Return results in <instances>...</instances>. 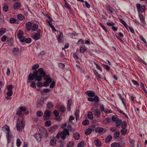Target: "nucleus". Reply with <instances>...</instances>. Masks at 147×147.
<instances>
[{
    "instance_id": "obj_1",
    "label": "nucleus",
    "mask_w": 147,
    "mask_h": 147,
    "mask_svg": "<svg viewBox=\"0 0 147 147\" xmlns=\"http://www.w3.org/2000/svg\"><path fill=\"white\" fill-rule=\"evenodd\" d=\"M46 72L44 71L42 68H40L38 69V70H35L33 73L30 74L28 76L27 82L29 83L31 82V80H34L38 82L42 80V78L45 76Z\"/></svg>"
},
{
    "instance_id": "obj_2",
    "label": "nucleus",
    "mask_w": 147,
    "mask_h": 147,
    "mask_svg": "<svg viewBox=\"0 0 147 147\" xmlns=\"http://www.w3.org/2000/svg\"><path fill=\"white\" fill-rule=\"evenodd\" d=\"M24 127V125L23 123V121L22 119L19 121V118H18L17 123L16 125L17 129L18 130L21 131L23 129Z\"/></svg>"
},
{
    "instance_id": "obj_3",
    "label": "nucleus",
    "mask_w": 147,
    "mask_h": 147,
    "mask_svg": "<svg viewBox=\"0 0 147 147\" xmlns=\"http://www.w3.org/2000/svg\"><path fill=\"white\" fill-rule=\"evenodd\" d=\"M39 131L40 132V134L42 136V137H43L46 138H47L48 136V132L46 129L43 127H40L39 128Z\"/></svg>"
},
{
    "instance_id": "obj_4",
    "label": "nucleus",
    "mask_w": 147,
    "mask_h": 147,
    "mask_svg": "<svg viewBox=\"0 0 147 147\" xmlns=\"http://www.w3.org/2000/svg\"><path fill=\"white\" fill-rule=\"evenodd\" d=\"M51 113V111H49L47 109L46 110L44 113L43 119L45 120H47L49 119L50 117Z\"/></svg>"
},
{
    "instance_id": "obj_5",
    "label": "nucleus",
    "mask_w": 147,
    "mask_h": 147,
    "mask_svg": "<svg viewBox=\"0 0 147 147\" xmlns=\"http://www.w3.org/2000/svg\"><path fill=\"white\" fill-rule=\"evenodd\" d=\"M125 145L123 142H114L111 145V147H124Z\"/></svg>"
},
{
    "instance_id": "obj_6",
    "label": "nucleus",
    "mask_w": 147,
    "mask_h": 147,
    "mask_svg": "<svg viewBox=\"0 0 147 147\" xmlns=\"http://www.w3.org/2000/svg\"><path fill=\"white\" fill-rule=\"evenodd\" d=\"M91 128H89L86 129L85 131V134L86 135H89L92 132V129L94 130L93 129L95 127L94 125H92L90 126Z\"/></svg>"
},
{
    "instance_id": "obj_7",
    "label": "nucleus",
    "mask_w": 147,
    "mask_h": 147,
    "mask_svg": "<svg viewBox=\"0 0 147 147\" xmlns=\"http://www.w3.org/2000/svg\"><path fill=\"white\" fill-rule=\"evenodd\" d=\"M106 7L110 14H112L115 12V11L110 5H107Z\"/></svg>"
},
{
    "instance_id": "obj_8",
    "label": "nucleus",
    "mask_w": 147,
    "mask_h": 147,
    "mask_svg": "<svg viewBox=\"0 0 147 147\" xmlns=\"http://www.w3.org/2000/svg\"><path fill=\"white\" fill-rule=\"evenodd\" d=\"M85 94H87L89 97H92L95 95V93L94 91L92 90H88L85 92Z\"/></svg>"
},
{
    "instance_id": "obj_9",
    "label": "nucleus",
    "mask_w": 147,
    "mask_h": 147,
    "mask_svg": "<svg viewBox=\"0 0 147 147\" xmlns=\"http://www.w3.org/2000/svg\"><path fill=\"white\" fill-rule=\"evenodd\" d=\"M58 127V125H55L51 127L49 129V131L51 133L55 131Z\"/></svg>"
},
{
    "instance_id": "obj_10",
    "label": "nucleus",
    "mask_w": 147,
    "mask_h": 147,
    "mask_svg": "<svg viewBox=\"0 0 147 147\" xmlns=\"http://www.w3.org/2000/svg\"><path fill=\"white\" fill-rule=\"evenodd\" d=\"M34 137L36 138L38 142H40L42 140V136L40 134L36 133L34 135Z\"/></svg>"
},
{
    "instance_id": "obj_11",
    "label": "nucleus",
    "mask_w": 147,
    "mask_h": 147,
    "mask_svg": "<svg viewBox=\"0 0 147 147\" xmlns=\"http://www.w3.org/2000/svg\"><path fill=\"white\" fill-rule=\"evenodd\" d=\"M95 131L98 133L103 132L104 133L106 132L105 130H104L103 128L101 127H97L95 129Z\"/></svg>"
},
{
    "instance_id": "obj_12",
    "label": "nucleus",
    "mask_w": 147,
    "mask_h": 147,
    "mask_svg": "<svg viewBox=\"0 0 147 147\" xmlns=\"http://www.w3.org/2000/svg\"><path fill=\"white\" fill-rule=\"evenodd\" d=\"M68 103L67 105V111H69L71 110V106L72 105V101L71 99H69L68 100Z\"/></svg>"
},
{
    "instance_id": "obj_13",
    "label": "nucleus",
    "mask_w": 147,
    "mask_h": 147,
    "mask_svg": "<svg viewBox=\"0 0 147 147\" xmlns=\"http://www.w3.org/2000/svg\"><path fill=\"white\" fill-rule=\"evenodd\" d=\"M32 24L30 22H27L26 24V28L27 30L29 31L31 30Z\"/></svg>"
},
{
    "instance_id": "obj_14",
    "label": "nucleus",
    "mask_w": 147,
    "mask_h": 147,
    "mask_svg": "<svg viewBox=\"0 0 147 147\" xmlns=\"http://www.w3.org/2000/svg\"><path fill=\"white\" fill-rule=\"evenodd\" d=\"M44 99L41 98L40 100H38V103L37 105V107H39L44 105Z\"/></svg>"
},
{
    "instance_id": "obj_15",
    "label": "nucleus",
    "mask_w": 147,
    "mask_h": 147,
    "mask_svg": "<svg viewBox=\"0 0 147 147\" xmlns=\"http://www.w3.org/2000/svg\"><path fill=\"white\" fill-rule=\"evenodd\" d=\"M44 78V80L46 81H47L51 83L52 82V79L50 77L49 75H45V76Z\"/></svg>"
},
{
    "instance_id": "obj_16",
    "label": "nucleus",
    "mask_w": 147,
    "mask_h": 147,
    "mask_svg": "<svg viewBox=\"0 0 147 147\" xmlns=\"http://www.w3.org/2000/svg\"><path fill=\"white\" fill-rule=\"evenodd\" d=\"M21 5L20 3L19 2H16L13 5V8L15 10L18 9L20 7Z\"/></svg>"
},
{
    "instance_id": "obj_17",
    "label": "nucleus",
    "mask_w": 147,
    "mask_h": 147,
    "mask_svg": "<svg viewBox=\"0 0 147 147\" xmlns=\"http://www.w3.org/2000/svg\"><path fill=\"white\" fill-rule=\"evenodd\" d=\"M94 142L96 146L100 147L102 144L101 142L98 139H96L94 140Z\"/></svg>"
},
{
    "instance_id": "obj_18",
    "label": "nucleus",
    "mask_w": 147,
    "mask_h": 147,
    "mask_svg": "<svg viewBox=\"0 0 147 147\" xmlns=\"http://www.w3.org/2000/svg\"><path fill=\"white\" fill-rule=\"evenodd\" d=\"M111 121V119L109 117H107L103 119L102 123L104 124H107Z\"/></svg>"
},
{
    "instance_id": "obj_19",
    "label": "nucleus",
    "mask_w": 147,
    "mask_h": 147,
    "mask_svg": "<svg viewBox=\"0 0 147 147\" xmlns=\"http://www.w3.org/2000/svg\"><path fill=\"white\" fill-rule=\"evenodd\" d=\"M38 25L37 24H34L32 25L31 30L32 31H34L38 29Z\"/></svg>"
},
{
    "instance_id": "obj_20",
    "label": "nucleus",
    "mask_w": 147,
    "mask_h": 147,
    "mask_svg": "<svg viewBox=\"0 0 147 147\" xmlns=\"http://www.w3.org/2000/svg\"><path fill=\"white\" fill-rule=\"evenodd\" d=\"M56 138L55 137H52L51 139L50 143L51 145L52 146H54L56 144Z\"/></svg>"
},
{
    "instance_id": "obj_21",
    "label": "nucleus",
    "mask_w": 147,
    "mask_h": 147,
    "mask_svg": "<svg viewBox=\"0 0 147 147\" xmlns=\"http://www.w3.org/2000/svg\"><path fill=\"white\" fill-rule=\"evenodd\" d=\"M94 115L96 117L98 118L100 117V113L98 109H96L94 110Z\"/></svg>"
},
{
    "instance_id": "obj_22",
    "label": "nucleus",
    "mask_w": 147,
    "mask_h": 147,
    "mask_svg": "<svg viewBox=\"0 0 147 147\" xmlns=\"http://www.w3.org/2000/svg\"><path fill=\"white\" fill-rule=\"evenodd\" d=\"M122 123V121L121 120L119 119L115 122L116 127H117L119 128Z\"/></svg>"
},
{
    "instance_id": "obj_23",
    "label": "nucleus",
    "mask_w": 147,
    "mask_h": 147,
    "mask_svg": "<svg viewBox=\"0 0 147 147\" xmlns=\"http://www.w3.org/2000/svg\"><path fill=\"white\" fill-rule=\"evenodd\" d=\"M112 138V136L111 135H108L105 139V142L106 143H108L111 141Z\"/></svg>"
},
{
    "instance_id": "obj_24",
    "label": "nucleus",
    "mask_w": 147,
    "mask_h": 147,
    "mask_svg": "<svg viewBox=\"0 0 147 147\" xmlns=\"http://www.w3.org/2000/svg\"><path fill=\"white\" fill-rule=\"evenodd\" d=\"M2 129L3 131L6 132V134H9V133L10 129L7 126H4L2 127Z\"/></svg>"
},
{
    "instance_id": "obj_25",
    "label": "nucleus",
    "mask_w": 147,
    "mask_h": 147,
    "mask_svg": "<svg viewBox=\"0 0 147 147\" xmlns=\"http://www.w3.org/2000/svg\"><path fill=\"white\" fill-rule=\"evenodd\" d=\"M40 35L36 33L34 34L32 36V38L35 40H38L40 38Z\"/></svg>"
},
{
    "instance_id": "obj_26",
    "label": "nucleus",
    "mask_w": 147,
    "mask_h": 147,
    "mask_svg": "<svg viewBox=\"0 0 147 147\" xmlns=\"http://www.w3.org/2000/svg\"><path fill=\"white\" fill-rule=\"evenodd\" d=\"M118 96L119 97L120 99L122 100V102L123 105L125 106V108L126 109V104L125 103L124 100V98L122 97L121 94L118 93L117 94Z\"/></svg>"
},
{
    "instance_id": "obj_27",
    "label": "nucleus",
    "mask_w": 147,
    "mask_h": 147,
    "mask_svg": "<svg viewBox=\"0 0 147 147\" xmlns=\"http://www.w3.org/2000/svg\"><path fill=\"white\" fill-rule=\"evenodd\" d=\"M120 134L119 131H117L115 132L113 135V137L114 139H117L119 137Z\"/></svg>"
},
{
    "instance_id": "obj_28",
    "label": "nucleus",
    "mask_w": 147,
    "mask_h": 147,
    "mask_svg": "<svg viewBox=\"0 0 147 147\" xmlns=\"http://www.w3.org/2000/svg\"><path fill=\"white\" fill-rule=\"evenodd\" d=\"M19 49L18 48L14 47L12 50L13 54L14 55H16L17 53L19 51Z\"/></svg>"
},
{
    "instance_id": "obj_29",
    "label": "nucleus",
    "mask_w": 147,
    "mask_h": 147,
    "mask_svg": "<svg viewBox=\"0 0 147 147\" xmlns=\"http://www.w3.org/2000/svg\"><path fill=\"white\" fill-rule=\"evenodd\" d=\"M127 126V123L126 121H124L122 122V124L121 125V127L123 129H126Z\"/></svg>"
},
{
    "instance_id": "obj_30",
    "label": "nucleus",
    "mask_w": 147,
    "mask_h": 147,
    "mask_svg": "<svg viewBox=\"0 0 147 147\" xmlns=\"http://www.w3.org/2000/svg\"><path fill=\"white\" fill-rule=\"evenodd\" d=\"M62 134H63L68 136L69 135V133L68 130L66 128H65L63 129V131H62Z\"/></svg>"
},
{
    "instance_id": "obj_31",
    "label": "nucleus",
    "mask_w": 147,
    "mask_h": 147,
    "mask_svg": "<svg viewBox=\"0 0 147 147\" xmlns=\"http://www.w3.org/2000/svg\"><path fill=\"white\" fill-rule=\"evenodd\" d=\"M9 7L6 4H4L3 5V10L5 12L8 11Z\"/></svg>"
},
{
    "instance_id": "obj_32",
    "label": "nucleus",
    "mask_w": 147,
    "mask_h": 147,
    "mask_svg": "<svg viewBox=\"0 0 147 147\" xmlns=\"http://www.w3.org/2000/svg\"><path fill=\"white\" fill-rule=\"evenodd\" d=\"M88 118L90 119H92L93 118V115L91 112L89 111L88 112Z\"/></svg>"
},
{
    "instance_id": "obj_33",
    "label": "nucleus",
    "mask_w": 147,
    "mask_h": 147,
    "mask_svg": "<svg viewBox=\"0 0 147 147\" xmlns=\"http://www.w3.org/2000/svg\"><path fill=\"white\" fill-rule=\"evenodd\" d=\"M79 113H80V110L79 109L77 110L76 111L75 113V115L76 116V120H78V119L79 116Z\"/></svg>"
},
{
    "instance_id": "obj_34",
    "label": "nucleus",
    "mask_w": 147,
    "mask_h": 147,
    "mask_svg": "<svg viewBox=\"0 0 147 147\" xmlns=\"http://www.w3.org/2000/svg\"><path fill=\"white\" fill-rule=\"evenodd\" d=\"M47 108L49 109H51L53 107V104L51 102H48L47 104Z\"/></svg>"
},
{
    "instance_id": "obj_35",
    "label": "nucleus",
    "mask_w": 147,
    "mask_h": 147,
    "mask_svg": "<svg viewBox=\"0 0 147 147\" xmlns=\"http://www.w3.org/2000/svg\"><path fill=\"white\" fill-rule=\"evenodd\" d=\"M78 53L76 52L73 55L76 61H78V60L79 59V58L78 56Z\"/></svg>"
},
{
    "instance_id": "obj_36",
    "label": "nucleus",
    "mask_w": 147,
    "mask_h": 147,
    "mask_svg": "<svg viewBox=\"0 0 147 147\" xmlns=\"http://www.w3.org/2000/svg\"><path fill=\"white\" fill-rule=\"evenodd\" d=\"M45 125L46 127H49L51 125L52 123L50 121H47L45 123Z\"/></svg>"
},
{
    "instance_id": "obj_37",
    "label": "nucleus",
    "mask_w": 147,
    "mask_h": 147,
    "mask_svg": "<svg viewBox=\"0 0 147 147\" xmlns=\"http://www.w3.org/2000/svg\"><path fill=\"white\" fill-rule=\"evenodd\" d=\"M6 31V29L5 28H1L0 29V36L3 34Z\"/></svg>"
},
{
    "instance_id": "obj_38",
    "label": "nucleus",
    "mask_w": 147,
    "mask_h": 147,
    "mask_svg": "<svg viewBox=\"0 0 147 147\" xmlns=\"http://www.w3.org/2000/svg\"><path fill=\"white\" fill-rule=\"evenodd\" d=\"M119 118L117 115H113L111 117V120L113 121L116 122Z\"/></svg>"
},
{
    "instance_id": "obj_39",
    "label": "nucleus",
    "mask_w": 147,
    "mask_h": 147,
    "mask_svg": "<svg viewBox=\"0 0 147 147\" xmlns=\"http://www.w3.org/2000/svg\"><path fill=\"white\" fill-rule=\"evenodd\" d=\"M66 110V108L63 105H61L60 107V111L61 113L65 112Z\"/></svg>"
},
{
    "instance_id": "obj_40",
    "label": "nucleus",
    "mask_w": 147,
    "mask_h": 147,
    "mask_svg": "<svg viewBox=\"0 0 147 147\" xmlns=\"http://www.w3.org/2000/svg\"><path fill=\"white\" fill-rule=\"evenodd\" d=\"M73 136L74 138L76 140H78L80 139V134H74Z\"/></svg>"
},
{
    "instance_id": "obj_41",
    "label": "nucleus",
    "mask_w": 147,
    "mask_h": 147,
    "mask_svg": "<svg viewBox=\"0 0 147 147\" xmlns=\"http://www.w3.org/2000/svg\"><path fill=\"white\" fill-rule=\"evenodd\" d=\"M39 67V65L38 64H36L34 65L32 67V70H36V69L38 68Z\"/></svg>"
},
{
    "instance_id": "obj_42",
    "label": "nucleus",
    "mask_w": 147,
    "mask_h": 147,
    "mask_svg": "<svg viewBox=\"0 0 147 147\" xmlns=\"http://www.w3.org/2000/svg\"><path fill=\"white\" fill-rule=\"evenodd\" d=\"M23 32L21 30H19V32L17 34V37L18 38L20 37H22L23 36Z\"/></svg>"
},
{
    "instance_id": "obj_43",
    "label": "nucleus",
    "mask_w": 147,
    "mask_h": 147,
    "mask_svg": "<svg viewBox=\"0 0 147 147\" xmlns=\"http://www.w3.org/2000/svg\"><path fill=\"white\" fill-rule=\"evenodd\" d=\"M129 141L131 144V147H134V143L135 141L133 140H131L130 137L129 138Z\"/></svg>"
},
{
    "instance_id": "obj_44",
    "label": "nucleus",
    "mask_w": 147,
    "mask_h": 147,
    "mask_svg": "<svg viewBox=\"0 0 147 147\" xmlns=\"http://www.w3.org/2000/svg\"><path fill=\"white\" fill-rule=\"evenodd\" d=\"M17 18L20 21H22L24 18V17L21 14H18L17 15Z\"/></svg>"
},
{
    "instance_id": "obj_45",
    "label": "nucleus",
    "mask_w": 147,
    "mask_h": 147,
    "mask_svg": "<svg viewBox=\"0 0 147 147\" xmlns=\"http://www.w3.org/2000/svg\"><path fill=\"white\" fill-rule=\"evenodd\" d=\"M82 123L84 125H88L89 124V121L88 120L85 119L83 121Z\"/></svg>"
},
{
    "instance_id": "obj_46",
    "label": "nucleus",
    "mask_w": 147,
    "mask_h": 147,
    "mask_svg": "<svg viewBox=\"0 0 147 147\" xmlns=\"http://www.w3.org/2000/svg\"><path fill=\"white\" fill-rule=\"evenodd\" d=\"M64 6L66 8L71 11V9L69 6V5L68 3L66 1H65V4Z\"/></svg>"
},
{
    "instance_id": "obj_47",
    "label": "nucleus",
    "mask_w": 147,
    "mask_h": 147,
    "mask_svg": "<svg viewBox=\"0 0 147 147\" xmlns=\"http://www.w3.org/2000/svg\"><path fill=\"white\" fill-rule=\"evenodd\" d=\"M92 70L95 76L99 78H100V75L98 73L97 71L95 69H92Z\"/></svg>"
},
{
    "instance_id": "obj_48",
    "label": "nucleus",
    "mask_w": 147,
    "mask_h": 147,
    "mask_svg": "<svg viewBox=\"0 0 147 147\" xmlns=\"http://www.w3.org/2000/svg\"><path fill=\"white\" fill-rule=\"evenodd\" d=\"M48 24L51 27L52 30L54 31H55L56 30L54 27V26L51 23V22H49V21L48 22Z\"/></svg>"
},
{
    "instance_id": "obj_49",
    "label": "nucleus",
    "mask_w": 147,
    "mask_h": 147,
    "mask_svg": "<svg viewBox=\"0 0 147 147\" xmlns=\"http://www.w3.org/2000/svg\"><path fill=\"white\" fill-rule=\"evenodd\" d=\"M46 16L49 19H47L46 20V21L48 23V22H51L53 20V19L52 18H51L48 14H46Z\"/></svg>"
},
{
    "instance_id": "obj_50",
    "label": "nucleus",
    "mask_w": 147,
    "mask_h": 147,
    "mask_svg": "<svg viewBox=\"0 0 147 147\" xmlns=\"http://www.w3.org/2000/svg\"><path fill=\"white\" fill-rule=\"evenodd\" d=\"M127 129H123L121 130V134L123 135H125L127 132Z\"/></svg>"
},
{
    "instance_id": "obj_51",
    "label": "nucleus",
    "mask_w": 147,
    "mask_h": 147,
    "mask_svg": "<svg viewBox=\"0 0 147 147\" xmlns=\"http://www.w3.org/2000/svg\"><path fill=\"white\" fill-rule=\"evenodd\" d=\"M86 49L83 47H81L80 49V52L82 53H83L84 52L86 51Z\"/></svg>"
},
{
    "instance_id": "obj_52",
    "label": "nucleus",
    "mask_w": 147,
    "mask_h": 147,
    "mask_svg": "<svg viewBox=\"0 0 147 147\" xmlns=\"http://www.w3.org/2000/svg\"><path fill=\"white\" fill-rule=\"evenodd\" d=\"M139 17L141 22V23H144V22L145 21L144 19L143 18V16L142 15H139Z\"/></svg>"
},
{
    "instance_id": "obj_53",
    "label": "nucleus",
    "mask_w": 147,
    "mask_h": 147,
    "mask_svg": "<svg viewBox=\"0 0 147 147\" xmlns=\"http://www.w3.org/2000/svg\"><path fill=\"white\" fill-rule=\"evenodd\" d=\"M21 144V142L19 139H17L16 140V145L17 146L20 147Z\"/></svg>"
},
{
    "instance_id": "obj_54",
    "label": "nucleus",
    "mask_w": 147,
    "mask_h": 147,
    "mask_svg": "<svg viewBox=\"0 0 147 147\" xmlns=\"http://www.w3.org/2000/svg\"><path fill=\"white\" fill-rule=\"evenodd\" d=\"M36 115L38 117H41L43 115V113L41 111H38L37 112Z\"/></svg>"
},
{
    "instance_id": "obj_55",
    "label": "nucleus",
    "mask_w": 147,
    "mask_h": 147,
    "mask_svg": "<svg viewBox=\"0 0 147 147\" xmlns=\"http://www.w3.org/2000/svg\"><path fill=\"white\" fill-rule=\"evenodd\" d=\"M74 143L73 142H71L67 144V147H73L74 145Z\"/></svg>"
},
{
    "instance_id": "obj_56",
    "label": "nucleus",
    "mask_w": 147,
    "mask_h": 147,
    "mask_svg": "<svg viewBox=\"0 0 147 147\" xmlns=\"http://www.w3.org/2000/svg\"><path fill=\"white\" fill-rule=\"evenodd\" d=\"M32 41V39L30 38H25V41L27 43H29L31 42Z\"/></svg>"
},
{
    "instance_id": "obj_57",
    "label": "nucleus",
    "mask_w": 147,
    "mask_h": 147,
    "mask_svg": "<svg viewBox=\"0 0 147 147\" xmlns=\"http://www.w3.org/2000/svg\"><path fill=\"white\" fill-rule=\"evenodd\" d=\"M94 63L96 65V68L100 70L101 72H102V69L101 67L96 63L94 62Z\"/></svg>"
},
{
    "instance_id": "obj_58",
    "label": "nucleus",
    "mask_w": 147,
    "mask_h": 147,
    "mask_svg": "<svg viewBox=\"0 0 147 147\" xmlns=\"http://www.w3.org/2000/svg\"><path fill=\"white\" fill-rule=\"evenodd\" d=\"M16 21V20L14 18H11L9 20V22L11 24L15 23Z\"/></svg>"
},
{
    "instance_id": "obj_59",
    "label": "nucleus",
    "mask_w": 147,
    "mask_h": 147,
    "mask_svg": "<svg viewBox=\"0 0 147 147\" xmlns=\"http://www.w3.org/2000/svg\"><path fill=\"white\" fill-rule=\"evenodd\" d=\"M50 83L47 81H46L43 83V86L44 87H47L49 85V83Z\"/></svg>"
},
{
    "instance_id": "obj_60",
    "label": "nucleus",
    "mask_w": 147,
    "mask_h": 147,
    "mask_svg": "<svg viewBox=\"0 0 147 147\" xmlns=\"http://www.w3.org/2000/svg\"><path fill=\"white\" fill-rule=\"evenodd\" d=\"M67 128L70 131H75V129H72V128L71 126L69 125H67Z\"/></svg>"
},
{
    "instance_id": "obj_61",
    "label": "nucleus",
    "mask_w": 147,
    "mask_h": 147,
    "mask_svg": "<svg viewBox=\"0 0 147 147\" xmlns=\"http://www.w3.org/2000/svg\"><path fill=\"white\" fill-rule=\"evenodd\" d=\"M25 37L22 36V37H20L19 38L20 41L22 42H24L25 41Z\"/></svg>"
},
{
    "instance_id": "obj_62",
    "label": "nucleus",
    "mask_w": 147,
    "mask_h": 147,
    "mask_svg": "<svg viewBox=\"0 0 147 147\" xmlns=\"http://www.w3.org/2000/svg\"><path fill=\"white\" fill-rule=\"evenodd\" d=\"M93 100H94V101L96 102H98L99 101V99L97 95L95 96H94V98H93Z\"/></svg>"
},
{
    "instance_id": "obj_63",
    "label": "nucleus",
    "mask_w": 147,
    "mask_h": 147,
    "mask_svg": "<svg viewBox=\"0 0 147 147\" xmlns=\"http://www.w3.org/2000/svg\"><path fill=\"white\" fill-rule=\"evenodd\" d=\"M53 113L54 115L56 117L58 116L59 115V111L56 110H55L53 112Z\"/></svg>"
},
{
    "instance_id": "obj_64",
    "label": "nucleus",
    "mask_w": 147,
    "mask_h": 147,
    "mask_svg": "<svg viewBox=\"0 0 147 147\" xmlns=\"http://www.w3.org/2000/svg\"><path fill=\"white\" fill-rule=\"evenodd\" d=\"M84 143L82 142L79 143L77 147H84Z\"/></svg>"
}]
</instances>
